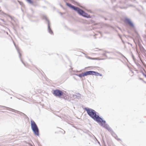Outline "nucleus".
Here are the masks:
<instances>
[{
  "label": "nucleus",
  "instance_id": "nucleus-15",
  "mask_svg": "<svg viewBox=\"0 0 146 146\" xmlns=\"http://www.w3.org/2000/svg\"><path fill=\"white\" fill-rule=\"evenodd\" d=\"M91 72H92L91 73V75H96L97 72L93 71H91Z\"/></svg>",
  "mask_w": 146,
  "mask_h": 146
},
{
  "label": "nucleus",
  "instance_id": "nucleus-14",
  "mask_svg": "<svg viewBox=\"0 0 146 146\" xmlns=\"http://www.w3.org/2000/svg\"><path fill=\"white\" fill-rule=\"evenodd\" d=\"M28 3L31 4H33V1L31 0H26Z\"/></svg>",
  "mask_w": 146,
  "mask_h": 146
},
{
  "label": "nucleus",
  "instance_id": "nucleus-17",
  "mask_svg": "<svg viewBox=\"0 0 146 146\" xmlns=\"http://www.w3.org/2000/svg\"><path fill=\"white\" fill-rule=\"evenodd\" d=\"M117 53L120 55H121L123 57H124L125 58V56L123 54H122L120 52H117Z\"/></svg>",
  "mask_w": 146,
  "mask_h": 146
},
{
  "label": "nucleus",
  "instance_id": "nucleus-3",
  "mask_svg": "<svg viewBox=\"0 0 146 146\" xmlns=\"http://www.w3.org/2000/svg\"><path fill=\"white\" fill-rule=\"evenodd\" d=\"M74 10L77 11L79 15L84 17L87 18L90 17V15H88L87 13H85L83 10L80 9L78 7H76Z\"/></svg>",
  "mask_w": 146,
  "mask_h": 146
},
{
  "label": "nucleus",
  "instance_id": "nucleus-19",
  "mask_svg": "<svg viewBox=\"0 0 146 146\" xmlns=\"http://www.w3.org/2000/svg\"><path fill=\"white\" fill-rule=\"evenodd\" d=\"M114 137H115V138L116 139L118 140H120L119 139L117 138V136H116H116H115Z\"/></svg>",
  "mask_w": 146,
  "mask_h": 146
},
{
  "label": "nucleus",
  "instance_id": "nucleus-29",
  "mask_svg": "<svg viewBox=\"0 0 146 146\" xmlns=\"http://www.w3.org/2000/svg\"><path fill=\"white\" fill-rule=\"evenodd\" d=\"M88 58H90V57H88Z\"/></svg>",
  "mask_w": 146,
  "mask_h": 146
},
{
  "label": "nucleus",
  "instance_id": "nucleus-28",
  "mask_svg": "<svg viewBox=\"0 0 146 146\" xmlns=\"http://www.w3.org/2000/svg\"><path fill=\"white\" fill-rule=\"evenodd\" d=\"M98 143H99V144H100V142H98Z\"/></svg>",
  "mask_w": 146,
  "mask_h": 146
},
{
  "label": "nucleus",
  "instance_id": "nucleus-24",
  "mask_svg": "<svg viewBox=\"0 0 146 146\" xmlns=\"http://www.w3.org/2000/svg\"><path fill=\"white\" fill-rule=\"evenodd\" d=\"M9 17L11 18V19L12 20V17L11 16H9Z\"/></svg>",
  "mask_w": 146,
  "mask_h": 146
},
{
  "label": "nucleus",
  "instance_id": "nucleus-25",
  "mask_svg": "<svg viewBox=\"0 0 146 146\" xmlns=\"http://www.w3.org/2000/svg\"><path fill=\"white\" fill-rule=\"evenodd\" d=\"M66 0H64V2H66Z\"/></svg>",
  "mask_w": 146,
  "mask_h": 146
},
{
  "label": "nucleus",
  "instance_id": "nucleus-26",
  "mask_svg": "<svg viewBox=\"0 0 146 146\" xmlns=\"http://www.w3.org/2000/svg\"><path fill=\"white\" fill-rule=\"evenodd\" d=\"M63 132H64V133H63L64 134L65 133V131H64Z\"/></svg>",
  "mask_w": 146,
  "mask_h": 146
},
{
  "label": "nucleus",
  "instance_id": "nucleus-10",
  "mask_svg": "<svg viewBox=\"0 0 146 146\" xmlns=\"http://www.w3.org/2000/svg\"><path fill=\"white\" fill-rule=\"evenodd\" d=\"M14 45H15V47L16 48L18 52V53L19 54V57L20 58V60L21 61V62H22V63L24 64V65H25V66H26V67H27V66L23 62V60H22V59H21V54L20 53L19 50L17 48V47H16L15 44H14Z\"/></svg>",
  "mask_w": 146,
  "mask_h": 146
},
{
  "label": "nucleus",
  "instance_id": "nucleus-2",
  "mask_svg": "<svg viewBox=\"0 0 146 146\" xmlns=\"http://www.w3.org/2000/svg\"><path fill=\"white\" fill-rule=\"evenodd\" d=\"M31 129L34 134L36 136H38L39 135V129L35 122L33 120H31Z\"/></svg>",
  "mask_w": 146,
  "mask_h": 146
},
{
  "label": "nucleus",
  "instance_id": "nucleus-27",
  "mask_svg": "<svg viewBox=\"0 0 146 146\" xmlns=\"http://www.w3.org/2000/svg\"><path fill=\"white\" fill-rule=\"evenodd\" d=\"M100 33L101 34V35H102V34H101V33L100 32Z\"/></svg>",
  "mask_w": 146,
  "mask_h": 146
},
{
  "label": "nucleus",
  "instance_id": "nucleus-7",
  "mask_svg": "<svg viewBox=\"0 0 146 146\" xmlns=\"http://www.w3.org/2000/svg\"><path fill=\"white\" fill-rule=\"evenodd\" d=\"M73 97L74 98L80 99L81 98V94L79 93H76L73 95Z\"/></svg>",
  "mask_w": 146,
  "mask_h": 146
},
{
  "label": "nucleus",
  "instance_id": "nucleus-16",
  "mask_svg": "<svg viewBox=\"0 0 146 146\" xmlns=\"http://www.w3.org/2000/svg\"><path fill=\"white\" fill-rule=\"evenodd\" d=\"M96 76H102V75L101 74H100L98 73V72H97L96 73Z\"/></svg>",
  "mask_w": 146,
  "mask_h": 146
},
{
  "label": "nucleus",
  "instance_id": "nucleus-13",
  "mask_svg": "<svg viewBox=\"0 0 146 146\" xmlns=\"http://www.w3.org/2000/svg\"><path fill=\"white\" fill-rule=\"evenodd\" d=\"M85 76L84 72L83 73H82L78 75V76L79 77H83Z\"/></svg>",
  "mask_w": 146,
  "mask_h": 146
},
{
  "label": "nucleus",
  "instance_id": "nucleus-12",
  "mask_svg": "<svg viewBox=\"0 0 146 146\" xmlns=\"http://www.w3.org/2000/svg\"><path fill=\"white\" fill-rule=\"evenodd\" d=\"M18 112V114H19L21 116H23L24 115L26 116V117H27V116L25 114L22 112H20L19 111V112Z\"/></svg>",
  "mask_w": 146,
  "mask_h": 146
},
{
  "label": "nucleus",
  "instance_id": "nucleus-23",
  "mask_svg": "<svg viewBox=\"0 0 146 146\" xmlns=\"http://www.w3.org/2000/svg\"><path fill=\"white\" fill-rule=\"evenodd\" d=\"M59 13L61 15H62V13H61V12H60Z\"/></svg>",
  "mask_w": 146,
  "mask_h": 146
},
{
  "label": "nucleus",
  "instance_id": "nucleus-11",
  "mask_svg": "<svg viewBox=\"0 0 146 146\" xmlns=\"http://www.w3.org/2000/svg\"><path fill=\"white\" fill-rule=\"evenodd\" d=\"M92 72H91V71H86V72H84L85 75V76H86L89 75H91V73Z\"/></svg>",
  "mask_w": 146,
  "mask_h": 146
},
{
  "label": "nucleus",
  "instance_id": "nucleus-8",
  "mask_svg": "<svg viewBox=\"0 0 146 146\" xmlns=\"http://www.w3.org/2000/svg\"><path fill=\"white\" fill-rule=\"evenodd\" d=\"M0 106V107H5V108H7V107H5V106ZM8 108V110L10 111H12V112H14L15 113H18V112H19V111H17V110H15L14 109H12V108Z\"/></svg>",
  "mask_w": 146,
  "mask_h": 146
},
{
  "label": "nucleus",
  "instance_id": "nucleus-5",
  "mask_svg": "<svg viewBox=\"0 0 146 146\" xmlns=\"http://www.w3.org/2000/svg\"><path fill=\"white\" fill-rule=\"evenodd\" d=\"M42 18L43 19H45L46 21H48V32L50 34H53V32L51 29L49 24V21L47 19V17L45 15H43L42 17Z\"/></svg>",
  "mask_w": 146,
  "mask_h": 146
},
{
  "label": "nucleus",
  "instance_id": "nucleus-22",
  "mask_svg": "<svg viewBox=\"0 0 146 146\" xmlns=\"http://www.w3.org/2000/svg\"><path fill=\"white\" fill-rule=\"evenodd\" d=\"M19 3H20V4L21 5L22 4H23V3L22 2H20V1H19Z\"/></svg>",
  "mask_w": 146,
  "mask_h": 146
},
{
  "label": "nucleus",
  "instance_id": "nucleus-21",
  "mask_svg": "<svg viewBox=\"0 0 146 146\" xmlns=\"http://www.w3.org/2000/svg\"><path fill=\"white\" fill-rule=\"evenodd\" d=\"M124 0H122L121 1H120V2H121L122 3H124Z\"/></svg>",
  "mask_w": 146,
  "mask_h": 146
},
{
  "label": "nucleus",
  "instance_id": "nucleus-18",
  "mask_svg": "<svg viewBox=\"0 0 146 146\" xmlns=\"http://www.w3.org/2000/svg\"><path fill=\"white\" fill-rule=\"evenodd\" d=\"M119 7L121 9H126V7H124V6H123V7L120 6Z\"/></svg>",
  "mask_w": 146,
  "mask_h": 146
},
{
  "label": "nucleus",
  "instance_id": "nucleus-20",
  "mask_svg": "<svg viewBox=\"0 0 146 146\" xmlns=\"http://www.w3.org/2000/svg\"><path fill=\"white\" fill-rule=\"evenodd\" d=\"M142 74L146 78V74H145L143 72H142Z\"/></svg>",
  "mask_w": 146,
  "mask_h": 146
},
{
  "label": "nucleus",
  "instance_id": "nucleus-1",
  "mask_svg": "<svg viewBox=\"0 0 146 146\" xmlns=\"http://www.w3.org/2000/svg\"><path fill=\"white\" fill-rule=\"evenodd\" d=\"M84 109L86 111L88 115L94 120L97 122L101 123V125L109 131H112L111 129L108 124L106 123V121L100 117L99 115H97V113L94 110L88 108H85Z\"/></svg>",
  "mask_w": 146,
  "mask_h": 146
},
{
  "label": "nucleus",
  "instance_id": "nucleus-9",
  "mask_svg": "<svg viewBox=\"0 0 146 146\" xmlns=\"http://www.w3.org/2000/svg\"><path fill=\"white\" fill-rule=\"evenodd\" d=\"M66 5L67 6H68L69 7H70L72 9L74 10L76 7L74 5H72L71 4L69 3H66Z\"/></svg>",
  "mask_w": 146,
  "mask_h": 146
},
{
  "label": "nucleus",
  "instance_id": "nucleus-6",
  "mask_svg": "<svg viewBox=\"0 0 146 146\" xmlns=\"http://www.w3.org/2000/svg\"><path fill=\"white\" fill-rule=\"evenodd\" d=\"M125 21L128 23L130 27H134V24L128 18L125 19Z\"/></svg>",
  "mask_w": 146,
  "mask_h": 146
},
{
  "label": "nucleus",
  "instance_id": "nucleus-4",
  "mask_svg": "<svg viewBox=\"0 0 146 146\" xmlns=\"http://www.w3.org/2000/svg\"><path fill=\"white\" fill-rule=\"evenodd\" d=\"M53 94L56 96L59 97L63 95L64 93L58 89H56L53 91Z\"/></svg>",
  "mask_w": 146,
  "mask_h": 146
}]
</instances>
